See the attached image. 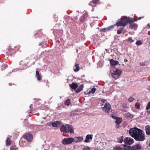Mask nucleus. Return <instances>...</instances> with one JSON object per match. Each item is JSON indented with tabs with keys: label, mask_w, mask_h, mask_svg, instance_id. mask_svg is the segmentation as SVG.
I'll return each instance as SVG.
<instances>
[{
	"label": "nucleus",
	"mask_w": 150,
	"mask_h": 150,
	"mask_svg": "<svg viewBox=\"0 0 150 150\" xmlns=\"http://www.w3.org/2000/svg\"><path fill=\"white\" fill-rule=\"evenodd\" d=\"M129 133L130 135L136 141H143L146 139L144 132L142 130L137 127L130 128Z\"/></svg>",
	"instance_id": "nucleus-1"
},
{
	"label": "nucleus",
	"mask_w": 150,
	"mask_h": 150,
	"mask_svg": "<svg viewBox=\"0 0 150 150\" xmlns=\"http://www.w3.org/2000/svg\"><path fill=\"white\" fill-rule=\"evenodd\" d=\"M137 21V19H134L132 18H121L119 19L115 24L116 25L119 26H125L128 23H133V22Z\"/></svg>",
	"instance_id": "nucleus-2"
},
{
	"label": "nucleus",
	"mask_w": 150,
	"mask_h": 150,
	"mask_svg": "<svg viewBox=\"0 0 150 150\" xmlns=\"http://www.w3.org/2000/svg\"><path fill=\"white\" fill-rule=\"evenodd\" d=\"M74 141V139L73 137H68L64 138L62 140V143L64 145H68L71 144Z\"/></svg>",
	"instance_id": "nucleus-3"
},
{
	"label": "nucleus",
	"mask_w": 150,
	"mask_h": 150,
	"mask_svg": "<svg viewBox=\"0 0 150 150\" xmlns=\"http://www.w3.org/2000/svg\"><path fill=\"white\" fill-rule=\"evenodd\" d=\"M111 109V105L109 103H106L102 108V110L103 112L107 113H109Z\"/></svg>",
	"instance_id": "nucleus-4"
},
{
	"label": "nucleus",
	"mask_w": 150,
	"mask_h": 150,
	"mask_svg": "<svg viewBox=\"0 0 150 150\" xmlns=\"http://www.w3.org/2000/svg\"><path fill=\"white\" fill-rule=\"evenodd\" d=\"M122 71L119 69H117L116 71H115L113 73L111 74V75L112 76L116 79L118 78L121 75Z\"/></svg>",
	"instance_id": "nucleus-5"
},
{
	"label": "nucleus",
	"mask_w": 150,
	"mask_h": 150,
	"mask_svg": "<svg viewBox=\"0 0 150 150\" xmlns=\"http://www.w3.org/2000/svg\"><path fill=\"white\" fill-rule=\"evenodd\" d=\"M23 137L29 142H31L33 139L32 135L29 133H26L24 134Z\"/></svg>",
	"instance_id": "nucleus-6"
},
{
	"label": "nucleus",
	"mask_w": 150,
	"mask_h": 150,
	"mask_svg": "<svg viewBox=\"0 0 150 150\" xmlns=\"http://www.w3.org/2000/svg\"><path fill=\"white\" fill-rule=\"evenodd\" d=\"M116 25L115 24L113 25H111L107 28H103L100 29V32H109L111 31L114 29L115 25Z\"/></svg>",
	"instance_id": "nucleus-7"
},
{
	"label": "nucleus",
	"mask_w": 150,
	"mask_h": 150,
	"mask_svg": "<svg viewBox=\"0 0 150 150\" xmlns=\"http://www.w3.org/2000/svg\"><path fill=\"white\" fill-rule=\"evenodd\" d=\"M134 140L132 138L128 137H126L124 140L125 144H126L131 145L134 142Z\"/></svg>",
	"instance_id": "nucleus-8"
},
{
	"label": "nucleus",
	"mask_w": 150,
	"mask_h": 150,
	"mask_svg": "<svg viewBox=\"0 0 150 150\" xmlns=\"http://www.w3.org/2000/svg\"><path fill=\"white\" fill-rule=\"evenodd\" d=\"M67 129L66 133H70L71 134L74 133V130L72 125H67Z\"/></svg>",
	"instance_id": "nucleus-9"
},
{
	"label": "nucleus",
	"mask_w": 150,
	"mask_h": 150,
	"mask_svg": "<svg viewBox=\"0 0 150 150\" xmlns=\"http://www.w3.org/2000/svg\"><path fill=\"white\" fill-rule=\"evenodd\" d=\"M93 134H88L86 136V139L84 141L85 142L88 143L91 142L93 138Z\"/></svg>",
	"instance_id": "nucleus-10"
},
{
	"label": "nucleus",
	"mask_w": 150,
	"mask_h": 150,
	"mask_svg": "<svg viewBox=\"0 0 150 150\" xmlns=\"http://www.w3.org/2000/svg\"><path fill=\"white\" fill-rule=\"evenodd\" d=\"M141 148L142 145L137 144L133 146L131 148V150H140Z\"/></svg>",
	"instance_id": "nucleus-11"
},
{
	"label": "nucleus",
	"mask_w": 150,
	"mask_h": 150,
	"mask_svg": "<svg viewBox=\"0 0 150 150\" xmlns=\"http://www.w3.org/2000/svg\"><path fill=\"white\" fill-rule=\"evenodd\" d=\"M99 0H92V1L90 2L89 5L92 7L96 6V4H99Z\"/></svg>",
	"instance_id": "nucleus-12"
},
{
	"label": "nucleus",
	"mask_w": 150,
	"mask_h": 150,
	"mask_svg": "<svg viewBox=\"0 0 150 150\" xmlns=\"http://www.w3.org/2000/svg\"><path fill=\"white\" fill-rule=\"evenodd\" d=\"M62 124V122L60 121H56L52 122V126L54 127H57L58 125Z\"/></svg>",
	"instance_id": "nucleus-13"
},
{
	"label": "nucleus",
	"mask_w": 150,
	"mask_h": 150,
	"mask_svg": "<svg viewBox=\"0 0 150 150\" xmlns=\"http://www.w3.org/2000/svg\"><path fill=\"white\" fill-rule=\"evenodd\" d=\"M110 65L111 66H116L119 64V62L117 61L114 60L112 59H111L110 60Z\"/></svg>",
	"instance_id": "nucleus-14"
},
{
	"label": "nucleus",
	"mask_w": 150,
	"mask_h": 150,
	"mask_svg": "<svg viewBox=\"0 0 150 150\" xmlns=\"http://www.w3.org/2000/svg\"><path fill=\"white\" fill-rule=\"evenodd\" d=\"M128 23L129 25V28L131 29L136 28L138 26V25L136 23Z\"/></svg>",
	"instance_id": "nucleus-15"
},
{
	"label": "nucleus",
	"mask_w": 150,
	"mask_h": 150,
	"mask_svg": "<svg viewBox=\"0 0 150 150\" xmlns=\"http://www.w3.org/2000/svg\"><path fill=\"white\" fill-rule=\"evenodd\" d=\"M67 129V126L66 125L64 126V125H62L60 127V131L64 133H66Z\"/></svg>",
	"instance_id": "nucleus-16"
},
{
	"label": "nucleus",
	"mask_w": 150,
	"mask_h": 150,
	"mask_svg": "<svg viewBox=\"0 0 150 150\" xmlns=\"http://www.w3.org/2000/svg\"><path fill=\"white\" fill-rule=\"evenodd\" d=\"M83 140V138L81 137H76L74 140V142L76 143L79 142Z\"/></svg>",
	"instance_id": "nucleus-17"
},
{
	"label": "nucleus",
	"mask_w": 150,
	"mask_h": 150,
	"mask_svg": "<svg viewBox=\"0 0 150 150\" xmlns=\"http://www.w3.org/2000/svg\"><path fill=\"white\" fill-rule=\"evenodd\" d=\"M69 85H70L71 88L73 89H76L78 86V84L74 82L72 83L71 85L69 84Z\"/></svg>",
	"instance_id": "nucleus-18"
},
{
	"label": "nucleus",
	"mask_w": 150,
	"mask_h": 150,
	"mask_svg": "<svg viewBox=\"0 0 150 150\" xmlns=\"http://www.w3.org/2000/svg\"><path fill=\"white\" fill-rule=\"evenodd\" d=\"M145 130L146 134L147 135H149L150 134V125H146L145 127Z\"/></svg>",
	"instance_id": "nucleus-19"
},
{
	"label": "nucleus",
	"mask_w": 150,
	"mask_h": 150,
	"mask_svg": "<svg viewBox=\"0 0 150 150\" xmlns=\"http://www.w3.org/2000/svg\"><path fill=\"white\" fill-rule=\"evenodd\" d=\"M83 85L82 84H81L79 87L76 89V93H78L80 92L83 90Z\"/></svg>",
	"instance_id": "nucleus-20"
},
{
	"label": "nucleus",
	"mask_w": 150,
	"mask_h": 150,
	"mask_svg": "<svg viewBox=\"0 0 150 150\" xmlns=\"http://www.w3.org/2000/svg\"><path fill=\"white\" fill-rule=\"evenodd\" d=\"M124 148H122L123 150H131V146H127V144H124L123 145Z\"/></svg>",
	"instance_id": "nucleus-21"
},
{
	"label": "nucleus",
	"mask_w": 150,
	"mask_h": 150,
	"mask_svg": "<svg viewBox=\"0 0 150 150\" xmlns=\"http://www.w3.org/2000/svg\"><path fill=\"white\" fill-rule=\"evenodd\" d=\"M122 120L121 118L118 117L115 121V122L117 125H118L121 122Z\"/></svg>",
	"instance_id": "nucleus-22"
},
{
	"label": "nucleus",
	"mask_w": 150,
	"mask_h": 150,
	"mask_svg": "<svg viewBox=\"0 0 150 150\" xmlns=\"http://www.w3.org/2000/svg\"><path fill=\"white\" fill-rule=\"evenodd\" d=\"M9 52H8L9 54H10V55H12L13 54H15L16 52L13 49L10 48L9 50Z\"/></svg>",
	"instance_id": "nucleus-23"
},
{
	"label": "nucleus",
	"mask_w": 150,
	"mask_h": 150,
	"mask_svg": "<svg viewBox=\"0 0 150 150\" xmlns=\"http://www.w3.org/2000/svg\"><path fill=\"white\" fill-rule=\"evenodd\" d=\"M11 143L10 139L8 137L6 141V144L7 146L10 145Z\"/></svg>",
	"instance_id": "nucleus-24"
},
{
	"label": "nucleus",
	"mask_w": 150,
	"mask_h": 150,
	"mask_svg": "<svg viewBox=\"0 0 150 150\" xmlns=\"http://www.w3.org/2000/svg\"><path fill=\"white\" fill-rule=\"evenodd\" d=\"M126 117L127 118H132L133 117V115L129 113H127L125 115Z\"/></svg>",
	"instance_id": "nucleus-25"
},
{
	"label": "nucleus",
	"mask_w": 150,
	"mask_h": 150,
	"mask_svg": "<svg viewBox=\"0 0 150 150\" xmlns=\"http://www.w3.org/2000/svg\"><path fill=\"white\" fill-rule=\"evenodd\" d=\"M124 29V28L123 27H122L120 28L117 31V33L118 34H120L123 31Z\"/></svg>",
	"instance_id": "nucleus-26"
},
{
	"label": "nucleus",
	"mask_w": 150,
	"mask_h": 150,
	"mask_svg": "<svg viewBox=\"0 0 150 150\" xmlns=\"http://www.w3.org/2000/svg\"><path fill=\"white\" fill-rule=\"evenodd\" d=\"M36 77H37V80L39 81L41 79L40 76V75L38 71H36Z\"/></svg>",
	"instance_id": "nucleus-27"
},
{
	"label": "nucleus",
	"mask_w": 150,
	"mask_h": 150,
	"mask_svg": "<svg viewBox=\"0 0 150 150\" xmlns=\"http://www.w3.org/2000/svg\"><path fill=\"white\" fill-rule=\"evenodd\" d=\"M7 67V65L6 64H3L1 67V69L3 70Z\"/></svg>",
	"instance_id": "nucleus-28"
},
{
	"label": "nucleus",
	"mask_w": 150,
	"mask_h": 150,
	"mask_svg": "<svg viewBox=\"0 0 150 150\" xmlns=\"http://www.w3.org/2000/svg\"><path fill=\"white\" fill-rule=\"evenodd\" d=\"M123 141V136L117 138V142L119 143H122Z\"/></svg>",
	"instance_id": "nucleus-29"
},
{
	"label": "nucleus",
	"mask_w": 150,
	"mask_h": 150,
	"mask_svg": "<svg viewBox=\"0 0 150 150\" xmlns=\"http://www.w3.org/2000/svg\"><path fill=\"white\" fill-rule=\"evenodd\" d=\"M75 66L76 68V69H74V71L75 72H76L78 71L79 69V65L78 64H76Z\"/></svg>",
	"instance_id": "nucleus-30"
},
{
	"label": "nucleus",
	"mask_w": 150,
	"mask_h": 150,
	"mask_svg": "<svg viewBox=\"0 0 150 150\" xmlns=\"http://www.w3.org/2000/svg\"><path fill=\"white\" fill-rule=\"evenodd\" d=\"M96 90V88L95 87L92 88L89 91V93H94L95 92Z\"/></svg>",
	"instance_id": "nucleus-31"
},
{
	"label": "nucleus",
	"mask_w": 150,
	"mask_h": 150,
	"mask_svg": "<svg viewBox=\"0 0 150 150\" xmlns=\"http://www.w3.org/2000/svg\"><path fill=\"white\" fill-rule=\"evenodd\" d=\"M135 108L137 109H139L140 107V104L138 102H136L135 104Z\"/></svg>",
	"instance_id": "nucleus-32"
},
{
	"label": "nucleus",
	"mask_w": 150,
	"mask_h": 150,
	"mask_svg": "<svg viewBox=\"0 0 150 150\" xmlns=\"http://www.w3.org/2000/svg\"><path fill=\"white\" fill-rule=\"evenodd\" d=\"M70 100L69 99H67L65 102V104L66 105H70Z\"/></svg>",
	"instance_id": "nucleus-33"
},
{
	"label": "nucleus",
	"mask_w": 150,
	"mask_h": 150,
	"mask_svg": "<svg viewBox=\"0 0 150 150\" xmlns=\"http://www.w3.org/2000/svg\"><path fill=\"white\" fill-rule=\"evenodd\" d=\"M135 44L137 45H140L142 44V42L140 40H138L136 42Z\"/></svg>",
	"instance_id": "nucleus-34"
},
{
	"label": "nucleus",
	"mask_w": 150,
	"mask_h": 150,
	"mask_svg": "<svg viewBox=\"0 0 150 150\" xmlns=\"http://www.w3.org/2000/svg\"><path fill=\"white\" fill-rule=\"evenodd\" d=\"M126 40L127 41L130 43H132L134 42V40H132V37H129Z\"/></svg>",
	"instance_id": "nucleus-35"
},
{
	"label": "nucleus",
	"mask_w": 150,
	"mask_h": 150,
	"mask_svg": "<svg viewBox=\"0 0 150 150\" xmlns=\"http://www.w3.org/2000/svg\"><path fill=\"white\" fill-rule=\"evenodd\" d=\"M134 100L135 99L132 96L130 97L128 99V101L130 102H133Z\"/></svg>",
	"instance_id": "nucleus-36"
},
{
	"label": "nucleus",
	"mask_w": 150,
	"mask_h": 150,
	"mask_svg": "<svg viewBox=\"0 0 150 150\" xmlns=\"http://www.w3.org/2000/svg\"><path fill=\"white\" fill-rule=\"evenodd\" d=\"M20 47V46L19 45L16 46L14 47V50H15L16 52L19 50Z\"/></svg>",
	"instance_id": "nucleus-37"
},
{
	"label": "nucleus",
	"mask_w": 150,
	"mask_h": 150,
	"mask_svg": "<svg viewBox=\"0 0 150 150\" xmlns=\"http://www.w3.org/2000/svg\"><path fill=\"white\" fill-rule=\"evenodd\" d=\"M146 108L147 110L150 109V101L148 103Z\"/></svg>",
	"instance_id": "nucleus-38"
},
{
	"label": "nucleus",
	"mask_w": 150,
	"mask_h": 150,
	"mask_svg": "<svg viewBox=\"0 0 150 150\" xmlns=\"http://www.w3.org/2000/svg\"><path fill=\"white\" fill-rule=\"evenodd\" d=\"M114 150H123L122 148H121L119 146H116L114 149Z\"/></svg>",
	"instance_id": "nucleus-39"
},
{
	"label": "nucleus",
	"mask_w": 150,
	"mask_h": 150,
	"mask_svg": "<svg viewBox=\"0 0 150 150\" xmlns=\"http://www.w3.org/2000/svg\"><path fill=\"white\" fill-rule=\"evenodd\" d=\"M83 150H90V149L89 147L86 146L83 147Z\"/></svg>",
	"instance_id": "nucleus-40"
},
{
	"label": "nucleus",
	"mask_w": 150,
	"mask_h": 150,
	"mask_svg": "<svg viewBox=\"0 0 150 150\" xmlns=\"http://www.w3.org/2000/svg\"><path fill=\"white\" fill-rule=\"evenodd\" d=\"M10 150H16V147L15 146H11L10 148Z\"/></svg>",
	"instance_id": "nucleus-41"
},
{
	"label": "nucleus",
	"mask_w": 150,
	"mask_h": 150,
	"mask_svg": "<svg viewBox=\"0 0 150 150\" xmlns=\"http://www.w3.org/2000/svg\"><path fill=\"white\" fill-rule=\"evenodd\" d=\"M106 101V100L103 99H101V101L103 103H105Z\"/></svg>",
	"instance_id": "nucleus-42"
},
{
	"label": "nucleus",
	"mask_w": 150,
	"mask_h": 150,
	"mask_svg": "<svg viewBox=\"0 0 150 150\" xmlns=\"http://www.w3.org/2000/svg\"><path fill=\"white\" fill-rule=\"evenodd\" d=\"M112 117L114 119H115L116 120V119L118 118V117H116V116L115 115H112Z\"/></svg>",
	"instance_id": "nucleus-43"
},
{
	"label": "nucleus",
	"mask_w": 150,
	"mask_h": 150,
	"mask_svg": "<svg viewBox=\"0 0 150 150\" xmlns=\"http://www.w3.org/2000/svg\"><path fill=\"white\" fill-rule=\"evenodd\" d=\"M47 125L49 126H50L52 125V122H49L47 123Z\"/></svg>",
	"instance_id": "nucleus-44"
},
{
	"label": "nucleus",
	"mask_w": 150,
	"mask_h": 150,
	"mask_svg": "<svg viewBox=\"0 0 150 150\" xmlns=\"http://www.w3.org/2000/svg\"><path fill=\"white\" fill-rule=\"evenodd\" d=\"M139 64H140V65L141 66H145V63L144 62H140L139 63Z\"/></svg>",
	"instance_id": "nucleus-45"
},
{
	"label": "nucleus",
	"mask_w": 150,
	"mask_h": 150,
	"mask_svg": "<svg viewBox=\"0 0 150 150\" xmlns=\"http://www.w3.org/2000/svg\"><path fill=\"white\" fill-rule=\"evenodd\" d=\"M84 18H85V17L84 16V15H83L81 17V21L83 22V21L84 20H83V19H84Z\"/></svg>",
	"instance_id": "nucleus-46"
},
{
	"label": "nucleus",
	"mask_w": 150,
	"mask_h": 150,
	"mask_svg": "<svg viewBox=\"0 0 150 150\" xmlns=\"http://www.w3.org/2000/svg\"><path fill=\"white\" fill-rule=\"evenodd\" d=\"M27 67H25V68H19V69H18V70H23V69H25Z\"/></svg>",
	"instance_id": "nucleus-47"
},
{
	"label": "nucleus",
	"mask_w": 150,
	"mask_h": 150,
	"mask_svg": "<svg viewBox=\"0 0 150 150\" xmlns=\"http://www.w3.org/2000/svg\"><path fill=\"white\" fill-rule=\"evenodd\" d=\"M32 105H33V104H31L30 105V106H29L31 110H32L33 109V108L31 107V106Z\"/></svg>",
	"instance_id": "nucleus-48"
},
{
	"label": "nucleus",
	"mask_w": 150,
	"mask_h": 150,
	"mask_svg": "<svg viewBox=\"0 0 150 150\" xmlns=\"http://www.w3.org/2000/svg\"><path fill=\"white\" fill-rule=\"evenodd\" d=\"M142 18V17H139L138 18V19L139 20H140L141 18Z\"/></svg>",
	"instance_id": "nucleus-49"
},
{
	"label": "nucleus",
	"mask_w": 150,
	"mask_h": 150,
	"mask_svg": "<svg viewBox=\"0 0 150 150\" xmlns=\"http://www.w3.org/2000/svg\"><path fill=\"white\" fill-rule=\"evenodd\" d=\"M147 26L149 27V28H150V25H149V24H147Z\"/></svg>",
	"instance_id": "nucleus-50"
},
{
	"label": "nucleus",
	"mask_w": 150,
	"mask_h": 150,
	"mask_svg": "<svg viewBox=\"0 0 150 150\" xmlns=\"http://www.w3.org/2000/svg\"><path fill=\"white\" fill-rule=\"evenodd\" d=\"M76 52L77 53L78 52V49H76Z\"/></svg>",
	"instance_id": "nucleus-51"
},
{
	"label": "nucleus",
	"mask_w": 150,
	"mask_h": 150,
	"mask_svg": "<svg viewBox=\"0 0 150 150\" xmlns=\"http://www.w3.org/2000/svg\"><path fill=\"white\" fill-rule=\"evenodd\" d=\"M12 85V84L11 83H9V85H10V86H11V85Z\"/></svg>",
	"instance_id": "nucleus-52"
},
{
	"label": "nucleus",
	"mask_w": 150,
	"mask_h": 150,
	"mask_svg": "<svg viewBox=\"0 0 150 150\" xmlns=\"http://www.w3.org/2000/svg\"><path fill=\"white\" fill-rule=\"evenodd\" d=\"M41 45V43H40V44H39V46H40Z\"/></svg>",
	"instance_id": "nucleus-53"
},
{
	"label": "nucleus",
	"mask_w": 150,
	"mask_h": 150,
	"mask_svg": "<svg viewBox=\"0 0 150 150\" xmlns=\"http://www.w3.org/2000/svg\"><path fill=\"white\" fill-rule=\"evenodd\" d=\"M84 76V75H83V76H82V77H81V78H82L83 77V76Z\"/></svg>",
	"instance_id": "nucleus-54"
},
{
	"label": "nucleus",
	"mask_w": 150,
	"mask_h": 150,
	"mask_svg": "<svg viewBox=\"0 0 150 150\" xmlns=\"http://www.w3.org/2000/svg\"><path fill=\"white\" fill-rule=\"evenodd\" d=\"M11 72H9V73H8V74H11Z\"/></svg>",
	"instance_id": "nucleus-55"
},
{
	"label": "nucleus",
	"mask_w": 150,
	"mask_h": 150,
	"mask_svg": "<svg viewBox=\"0 0 150 150\" xmlns=\"http://www.w3.org/2000/svg\"><path fill=\"white\" fill-rule=\"evenodd\" d=\"M36 35V34H35L34 35V36H35V35Z\"/></svg>",
	"instance_id": "nucleus-56"
},
{
	"label": "nucleus",
	"mask_w": 150,
	"mask_h": 150,
	"mask_svg": "<svg viewBox=\"0 0 150 150\" xmlns=\"http://www.w3.org/2000/svg\"><path fill=\"white\" fill-rule=\"evenodd\" d=\"M15 70H16V69H14V71H15Z\"/></svg>",
	"instance_id": "nucleus-57"
},
{
	"label": "nucleus",
	"mask_w": 150,
	"mask_h": 150,
	"mask_svg": "<svg viewBox=\"0 0 150 150\" xmlns=\"http://www.w3.org/2000/svg\"><path fill=\"white\" fill-rule=\"evenodd\" d=\"M76 140H78V139L76 138Z\"/></svg>",
	"instance_id": "nucleus-58"
},
{
	"label": "nucleus",
	"mask_w": 150,
	"mask_h": 150,
	"mask_svg": "<svg viewBox=\"0 0 150 150\" xmlns=\"http://www.w3.org/2000/svg\"><path fill=\"white\" fill-rule=\"evenodd\" d=\"M149 112H150V110L149 111Z\"/></svg>",
	"instance_id": "nucleus-59"
}]
</instances>
